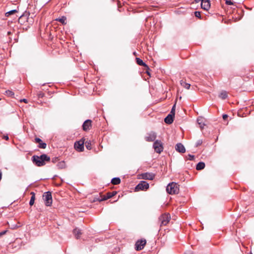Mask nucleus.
<instances>
[{
	"mask_svg": "<svg viewBox=\"0 0 254 254\" xmlns=\"http://www.w3.org/2000/svg\"><path fill=\"white\" fill-rule=\"evenodd\" d=\"M33 163L38 167H41L46 164L45 161H48V155L44 154L39 156L34 155L32 157Z\"/></svg>",
	"mask_w": 254,
	"mask_h": 254,
	"instance_id": "obj_1",
	"label": "nucleus"
},
{
	"mask_svg": "<svg viewBox=\"0 0 254 254\" xmlns=\"http://www.w3.org/2000/svg\"><path fill=\"white\" fill-rule=\"evenodd\" d=\"M166 191L168 193L171 194H177L179 191L178 185L175 183H171L167 186Z\"/></svg>",
	"mask_w": 254,
	"mask_h": 254,
	"instance_id": "obj_2",
	"label": "nucleus"
},
{
	"mask_svg": "<svg viewBox=\"0 0 254 254\" xmlns=\"http://www.w3.org/2000/svg\"><path fill=\"white\" fill-rule=\"evenodd\" d=\"M171 219L170 215L169 213H164L161 215L159 218V221L160 226H166Z\"/></svg>",
	"mask_w": 254,
	"mask_h": 254,
	"instance_id": "obj_3",
	"label": "nucleus"
},
{
	"mask_svg": "<svg viewBox=\"0 0 254 254\" xmlns=\"http://www.w3.org/2000/svg\"><path fill=\"white\" fill-rule=\"evenodd\" d=\"M149 184L145 181H141L135 188V190H146L149 188Z\"/></svg>",
	"mask_w": 254,
	"mask_h": 254,
	"instance_id": "obj_4",
	"label": "nucleus"
},
{
	"mask_svg": "<svg viewBox=\"0 0 254 254\" xmlns=\"http://www.w3.org/2000/svg\"><path fill=\"white\" fill-rule=\"evenodd\" d=\"M153 146L155 151L158 153H160L163 150V143L160 140H155Z\"/></svg>",
	"mask_w": 254,
	"mask_h": 254,
	"instance_id": "obj_5",
	"label": "nucleus"
},
{
	"mask_svg": "<svg viewBox=\"0 0 254 254\" xmlns=\"http://www.w3.org/2000/svg\"><path fill=\"white\" fill-rule=\"evenodd\" d=\"M146 244L145 239L138 240L135 244V250L139 251L142 250Z\"/></svg>",
	"mask_w": 254,
	"mask_h": 254,
	"instance_id": "obj_6",
	"label": "nucleus"
},
{
	"mask_svg": "<svg viewBox=\"0 0 254 254\" xmlns=\"http://www.w3.org/2000/svg\"><path fill=\"white\" fill-rule=\"evenodd\" d=\"M84 140L81 139V140L76 141L74 143V148L78 151L81 152L84 150Z\"/></svg>",
	"mask_w": 254,
	"mask_h": 254,
	"instance_id": "obj_7",
	"label": "nucleus"
},
{
	"mask_svg": "<svg viewBox=\"0 0 254 254\" xmlns=\"http://www.w3.org/2000/svg\"><path fill=\"white\" fill-rule=\"evenodd\" d=\"M156 136V133L155 132L151 131L147 133L145 139L147 142H152L155 140Z\"/></svg>",
	"mask_w": 254,
	"mask_h": 254,
	"instance_id": "obj_8",
	"label": "nucleus"
},
{
	"mask_svg": "<svg viewBox=\"0 0 254 254\" xmlns=\"http://www.w3.org/2000/svg\"><path fill=\"white\" fill-rule=\"evenodd\" d=\"M141 178L144 180H153L155 178V175L152 173H145L141 175Z\"/></svg>",
	"mask_w": 254,
	"mask_h": 254,
	"instance_id": "obj_9",
	"label": "nucleus"
},
{
	"mask_svg": "<svg viewBox=\"0 0 254 254\" xmlns=\"http://www.w3.org/2000/svg\"><path fill=\"white\" fill-rule=\"evenodd\" d=\"M92 126V121L90 120H86L83 124L82 128L84 131L89 130Z\"/></svg>",
	"mask_w": 254,
	"mask_h": 254,
	"instance_id": "obj_10",
	"label": "nucleus"
},
{
	"mask_svg": "<svg viewBox=\"0 0 254 254\" xmlns=\"http://www.w3.org/2000/svg\"><path fill=\"white\" fill-rule=\"evenodd\" d=\"M117 191H113L112 192H108L106 193V195H104L103 197L99 200L100 201L106 200L109 199L113 196H115L117 194Z\"/></svg>",
	"mask_w": 254,
	"mask_h": 254,
	"instance_id": "obj_11",
	"label": "nucleus"
},
{
	"mask_svg": "<svg viewBox=\"0 0 254 254\" xmlns=\"http://www.w3.org/2000/svg\"><path fill=\"white\" fill-rule=\"evenodd\" d=\"M35 142L39 144L38 146L40 148L45 149L47 147V144L45 142H43L42 140L39 138H35Z\"/></svg>",
	"mask_w": 254,
	"mask_h": 254,
	"instance_id": "obj_12",
	"label": "nucleus"
},
{
	"mask_svg": "<svg viewBox=\"0 0 254 254\" xmlns=\"http://www.w3.org/2000/svg\"><path fill=\"white\" fill-rule=\"evenodd\" d=\"M176 150L180 153H185L186 149L181 143H178L176 145Z\"/></svg>",
	"mask_w": 254,
	"mask_h": 254,
	"instance_id": "obj_13",
	"label": "nucleus"
},
{
	"mask_svg": "<svg viewBox=\"0 0 254 254\" xmlns=\"http://www.w3.org/2000/svg\"><path fill=\"white\" fill-rule=\"evenodd\" d=\"M175 116L169 114L164 119V122L167 124H171L174 121Z\"/></svg>",
	"mask_w": 254,
	"mask_h": 254,
	"instance_id": "obj_14",
	"label": "nucleus"
},
{
	"mask_svg": "<svg viewBox=\"0 0 254 254\" xmlns=\"http://www.w3.org/2000/svg\"><path fill=\"white\" fill-rule=\"evenodd\" d=\"M136 63L138 65L143 66L146 67L148 69H149L148 66L145 63H144L143 62V61L141 59H140V58H136Z\"/></svg>",
	"mask_w": 254,
	"mask_h": 254,
	"instance_id": "obj_15",
	"label": "nucleus"
},
{
	"mask_svg": "<svg viewBox=\"0 0 254 254\" xmlns=\"http://www.w3.org/2000/svg\"><path fill=\"white\" fill-rule=\"evenodd\" d=\"M73 233L77 238H78V237H80L82 234L81 230L77 228L73 230Z\"/></svg>",
	"mask_w": 254,
	"mask_h": 254,
	"instance_id": "obj_16",
	"label": "nucleus"
},
{
	"mask_svg": "<svg viewBox=\"0 0 254 254\" xmlns=\"http://www.w3.org/2000/svg\"><path fill=\"white\" fill-rule=\"evenodd\" d=\"M204 119L201 117H199L197 119V122L198 125H199V127L201 128H202L203 127L205 126V124L203 122Z\"/></svg>",
	"mask_w": 254,
	"mask_h": 254,
	"instance_id": "obj_17",
	"label": "nucleus"
},
{
	"mask_svg": "<svg viewBox=\"0 0 254 254\" xmlns=\"http://www.w3.org/2000/svg\"><path fill=\"white\" fill-rule=\"evenodd\" d=\"M120 183L121 179L118 177L114 178L111 180V183L114 185H119L120 184Z\"/></svg>",
	"mask_w": 254,
	"mask_h": 254,
	"instance_id": "obj_18",
	"label": "nucleus"
},
{
	"mask_svg": "<svg viewBox=\"0 0 254 254\" xmlns=\"http://www.w3.org/2000/svg\"><path fill=\"white\" fill-rule=\"evenodd\" d=\"M205 166V163L204 162H200L197 164L196 169L197 170H201L204 168Z\"/></svg>",
	"mask_w": 254,
	"mask_h": 254,
	"instance_id": "obj_19",
	"label": "nucleus"
},
{
	"mask_svg": "<svg viewBox=\"0 0 254 254\" xmlns=\"http://www.w3.org/2000/svg\"><path fill=\"white\" fill-rule=\"evenodd\" d=\"M180 84L181 85L185 87V88L189 89L190 88V84L189 83H187L185 81L183 80H181L180 81Z\"/></svg>",
	"mask_w": 254,
	"mask_h": 254,
	"instance_id": "obj_20",
	"label": "nucleus"
},
{
	"mask_svg": "<svg viewBox=\"0 0 254 254\" xmlns=\"http://www.w3.org/2000/svg\"><path fill=\"white\" fill-rule=\"evenodd\" d=\"M31 194L32 196L31 197V198H30V200L29 201V205L30 206H32L34 203V201H35V194L34 192H31Z\"/></svg>",
	"mask_w": 254,
	"mask_h": 254,
	"instance_id": "obj_21",
	"label": "nucleus"
},
{
	"mask_svg": "<svg viewBox=\"0 0 254 254\" xmlns=\"http://www.w3.org/2000/svg\"><path fill=\"white\" fill-rule=\"evenodd\" d=\"M219 98H220L222 99H225L227 98L228 95L227 93L225 91H222L220 94L219 95Z\"/></svg>",
	"mask_w": 254,
	"mask_h": 254,
	"instance_id": "obj_22",
	"label": "nucleus"
},
{
	"mask_svg": "<svg viewBox=\"0 0 254 254\" xmlns=\"http://www.w3.org/2000/svg\"><path fill=\"white\" fill-rule=\"evenodd\" d=\"M43 199L44 200L45 205L48 206V191L44 193L43 195Z\"/></svg>",
	"mask_w": 254,
	"mask_h": 254,
	"instance_id": "obj_23",
	"label": "nucleus"
},
{
	"mask_svg": "<svg viewBox=\"0 0 254 254\" xmlns=\"http://www.w3.org/2000/svg\"><path fill=\"white\" fill-rule=\"evenodd\" d=\"M57 166L60 169L64 168L65 167V163L64 161H61L57 164Z\"/></svg>",
	"mask_w": 254,
	"mask_h": 254,
	"instance_id": "obj_24",
	"label": "nucleus"
},
{
	"mask_svg": "<svg viewBox=\"0 0 254 254\" xmlns=\"http://www.w3.org/2000/svg\"><path fill=\"white\" fill-rule=\"evenodd\" d=\"M17 11L16 10V9H13V10H10L7 12L5 13V16H9L11 14H14L16 12H17Z\"/></svg>",
	"mask_w": 254,
	"mask_h": 254,
	"instance_id": "obj_25",
	"label": "nucleus"
},
{
	"mask_svg": "<svg viewBox=\"0 0 254 254\" xmlns=\"http://www.w3.org/2000/svg\"><path fill=\"white\" fill-rule=\"evenodd\" d=\"M52 203L51 193L49 191V206Z\"/></svg>",
	"mask_w": 254,
	"mask_h": 254,
	"instance_id": "obj_26",
	"label": "nucleus"
},
{
	"mask_svg": "<svg viewBox=\"0 0 254 254\" xmlns=\"http://www.w3.org/2000/svg\"><path fill=\"white\" fill-rule=\"evenodd\" d=\"M66 17L63 16L61 18L59 19V21L61 22L63 24H65V21H66Z\"/></svg>",
	"mask_w": 254,
	"mask_h": 254,
	"instance_id": "obj_27",
	"label": "nucleus"
},
{
	"mask_svg": "<svg viewBox=\"0 0 254 254\" xmlns=\"http://www.w3.org/2000/svg\"><path fill=\"white\" fill-rule=\"evenodd\" d=\"M175 107H176V105L175 104L173 106L171 111L170 113V114L174 115V116H175Z\"/></svg>",
	"mask_w": 254,
	"mask_h": 254,
	"instance_id": "obj_28",
	"label": "nucleus"
},
{
	"mask_svg": "<svg viewBox=\"0 0 254 254\" xmlns=\"http://www.w3.org/2000/svg\"><path fill=\"white\" fill-rule=\"evenodd\" d=\"M194 15L195 17L198 18H201V14H200V12L199 11H195L194 12Z\"/></svg>",
	"mask_w": 254,
	"mask_h": 254,
	"instance_id": "obj_29",
	"label": "nucleus"
},
{
	"mask_svg": "<svg viewBox=\"0 0 254 254\" xmlns=\"http://www.w3.org/2000/svg\"><path fill=\"white\" fill-rule=\"evenodd\" d=\"M202 143V140L199 139L196 141L195 146L198 147V146L200 145Z\"/></svg>",
	"mask_w": 254,
	"mask_h": 254,
	"instance_id": "obj_30",
	"label": "nucleus"
},
{
	"mask_svg": "<svg viewBox=\"0 0 254 254\" xmlns=\"http://www.w3.org/2000/svg\"><path fill=\"white\" fill-rule=\"evenodd\" d=\"M194 158V156L193 155L189 154L188 155V159L190 160H193Z\"/></svg>",
	"mask_w": 254,
	"mask_h": 254,
	"instance_id": "obj_31",
	"label": "nucleus"
},
{
	"mask_svg": "<svg viewBox=\"0 0 254 254\" xmlns=\"http://www.w3.org/2000/svg\"><path fill=\"white\" fill-rule=\"evenodd\" d=\"M225 3H226V4H227L228 5H232V4H233V3L231 1L228 0H226Z\"/></svg>",
	"mask_w": 254,
	"mask_h": 254,
	"instance_id": "obj_32",
	"label": "nucleus"
},
{
	"mask_svg": "<svg viewBox=\"0 0 254 254\" xmlns=\"http://www.w3.org/2000/svg\"><path fill=\"white\" fill-rule=\"evenodd\" d=\"M7 232V230H4L1 232H0V237L2 236L4 234H6V233Z\"/></svg>",
	"mask_w": 254,
	"mask_h": 254,
	"instance_id": "obj_33",
	"label": "nucleus"
},
{
	"mask_svg": "<svg viewBox=\"0 0 254 254\" xmlns=\"http://www.w3.org/2000/svg\"><path fill=\"white\" fill-rule=\"evenodd\" d=\"M2 138L6 140H8L9 139L8 135H4Z\"/></svg>",
	"mask_w": 254,
	"mask_h": 254,
	"instance_id": "obj_34",
	"label": "nucleus"
},
{
	"mask_svg": "<svg viewBox=\"0 0 254 254\" xmlns=\"http://www.w3.org/2000/svg\"><path fill=\"white\" fill-rule=\"evenodd\" d=\"M21 102H24V103H27V100L26 99H23L20 100Z\"/></svg>",
	"mask_w": 254,
	"mask_h": 254,
	"instance_id": "obj_35",
	"label": "nucleus"
},
{
	"mask_svg": "<svg viewBox=\"0 0 254 254\" xmlns=\"http://www.w3.org/2000/svg\"><path fill=\"white\" fill-rule=\"evenodd\" d=\"M227 118H228V115H227L224 114V115H223V119L225 120Z\"/></svg>",
	"mask_w": 254,
	"mask_h": 254,
	"instance_id": "obj_36",
	"label": "nucleus"
},
{
	"mask_svg": "<svg viewBox=\"0 0 254 254\" xmlns=\"http://www.w3.org/2000/svg\"><path fill=\"white\" fill-rule=\"evenodd\" d=\"M44 96V94L40 93L39 95V97H42Z\"/></svg>",
	"mask_w": 254,
	"mask_h": 254,
	"instance_id": "obj_37",
	"label": "nucleus"
},
{
	"mask_svg": "<svg viewBox=\"0 0 254 254\" xmlns=\"http://www.w3.org/2000/svg\"><path fill=\"white\" fill-rule=\"evenodd\" d=\"M86 147L88 149H90V146L89 145H86Z\"/></svg>",
	"mask_w": 254,
	"mask_h": 254,
	"instance_id": "obj_38",
	"label": "nucleus"
},
{
	"mask_svg": "<svg viewBox=\"0 0 254 254\" xmlns=\"http://www.w3.org/2000/svg\"><path fill=\"white\" fill-rule=\"evenodd\" d=\"M11 32H10V31H8V32H7V35H10V34H11Z\"/></svg>",
	"mask_w": 254,
	"mask_h": 254,
	"instance_id": "obj_39",
	"label": "nucleus"
},
{
	"mask_svg": "<svg viewBox=\"0 0 254 254\" xmlns=\"http://www.w3.org/2000/svg\"><path fill=\"white\" fill-rule=\"evenodd\" d=\"M146 73H147L148 75H150V73H149V72L148 70H147V71H146Z\"/></svg>",
	"mask_w": 254,
	"mask_h": 254,
	"instance_id": "obj_40",
	"label": "nucleus"
},
{
	"mask_svg": "<svg viewBox=\"0 0 254 254\" xmlns=\"http://www.w3.org/2000/svg\"><path fill=\"white\" fill-rule=\"evenodd\" d=\"M48 38H49V40H50V39L51 38V35H49Z\"/></svg>",
	"mask_w": 254,
	"mask_h": 254,
	"instance_id": "obj_41",
	"label": "nucleus"
},
{
	"mask_svg": "<svg viewBox=\"0 0 254 254\" xmlns=\"http://www.w3.org/2000/svg\"><path fill=\"white\" fill-rule=\"evenodd\" d=\"M8 91L10 92V94H11L12 92L11 91Z\"/></svg>",
	"mask_w": 254,
	"mask_h": 254,
	"instance_id": "obj_42",
	"label": "nucleus"
},
{
	"mask_svg": "<svg viewBox=\"0 0 254 254\" xmlns=\"http://www.w3.org/2000/svg\"><path fill=\"white\" fill-rule=\"evenodd\" d=\"M8 91L10 92V94H11L12 92L11 91Z\"/></svg>",
	"mask_w": 254,
	"mask_h": 254,
	"instance_id": "obj_43",
	"label": "nucleus"
},
{
	"mask_svg": "<svg viewBox=\"0 0 254 254\" xmlns=\"http://www.w3.org/2000/svg\"><path fill=\"white\" fill-rule=\"evenodd\" d=\"M48 159H49V161H50V157H49V158H48Z\"/></svg>",
	"mask_w": 254,
	"mask_h": 254,
	"instance_id": "obj_44",
	"label": "nucleus"
}]
</instances>
